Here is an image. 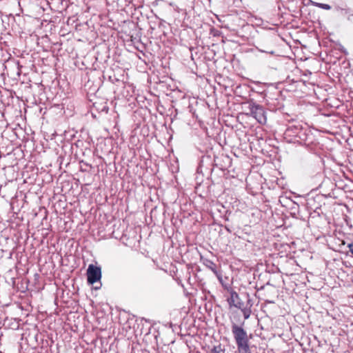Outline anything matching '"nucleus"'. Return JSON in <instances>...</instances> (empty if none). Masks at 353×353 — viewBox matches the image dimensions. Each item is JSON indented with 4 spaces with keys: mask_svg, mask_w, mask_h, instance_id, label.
<instances>
[{
    "mask_svg": "<svg viewBox=\"0 0 353 353\" xmlns=\"http://www.w3.org/2000/svg\"><path fill=\"white\" fill-rule=\"evenodd\" d=\"M232 333L237 346L238 353H251L248 334L242 326L232 323Z\"/></svg>",
    "mask_w": 353,
    "mask_h": 353,
    "instance_id": "obj_1",
    "label": "nucleus"
},
{
    "mask_svg": "<svg viewBox=\"0 0 353 353\" xmlns=\"http://www.w3.org/2000/svg\"><path fill=\"white\" fill-rule=\"evenodd\" d=\"M247 109L248 110L247 115L253 117L259 123H266L265 112L261 105L251 101L248 103Z\"/></svg>",
    "mask_w": 353,
    "mask_h": 353,
    "instance_id": "obj_2",
    "label": "nucleus"
},
{
    "mask_svg": "<svg viewBox=\"0 0 353 353\" xmlns=\"http://www.w3.org/2000/svg\"><path fill=\"white\" fill-rule=\"evenodd\" d=\"M312 204L310 203V225L316 228H323L327 223L325 215L323 214L321 205L315 206L313 212Z\"/></svg>",
    "mask_w": 353,
    "mask_h": 353,
    "instance_id": "obj_3",
    "label": "nucleus"
},
{
    "mask_svg": "<svg viewBox=\"0 0 353 353\" xmlns=\"http://www.w3.org/2000/svg\"><path fill=\"white\" fill-rule=\"evenodd\" d=\"M101 278V269L99 266H96L93 264H90L87 270V280L90 284H94V283L100 281Z\"/></svg>",
    "mask_w": 353,
    "mask_h": 353,
    "instance_id": "obj_4",
    "label": "nucleus"
},
{
    "mask_svg": "<svg viewBox=\"0 0 353 353\" xmlns=\"http://www.w3.org/2000/svg\"><path fill=\"white\" fill-rule=\"evenodd\" d=\"M319 145V143H315L313 141L310 142V153L314 154L313 161H316V163L322 168L323 165V159L321 157V148Z\"/></svg>",
    "mask_w": 353,
    "mask_h": 353,
    "instance_id": "obj_5",
    "label": "nucleus"
},
{
    "mask_svg": "<svg viewBox=\"0 0 353 353\" xmlns=\"http://www.w3.org/2000/svg\"><path fill=\"white\" fill-rule=\"evenodd\" d=\"M201 261L203 264L208 269H210L216 276L221 283H223V275L222 273L217 270L216 265L211 260L203 258L201 256Z\"/></svg>",
    "mask_w": 353,
    "mask_h": 353,
    "instance_id": "obj_6",
    "label": "nucleus"
},
{
    "mask_svg": "<svg viewBox=\"0 0 353 353\" xmlns=\"http://www.w3.org/2000/svg\"><path fill=\"white\" fill-rule=\"evenodd\" d=\"M228 302L230 307L234 306L238 309L241 308L244 305V303L240 299L239 294L232 291L230 293V297L228 299Z\"/></svg>",
    "mask_w": 353,
    "mask_h": 353,
    "instance_id": "obj_7",
    "label": "nucleus"
},
{
    "mask_svg": "<svg viewBox=\"0 0 353 353\" xmlns=\"http://www.w3.org/2000/svg\"><path fill=\"white\" fill-rule=\"evenodd\" d=\"M323 176L322 173H318L313 177V179H314L316 181H314V187H312V191L317 190L321 186Z\"/></svg>",
    "mask_w": 353,
    "mask_h": 353,
    "instance_id": "obj_8",
    "label": "nucleus"
},
{
    "mask_svg": "<svg viewBox=\"0 0 353 353\" xmlns=\"http://www.w3.org/2000/svg\"><path fill=\"white\" fill-rule=\"evenodd\" d=\"M240 310H241V312H242V313L243 314V317H244L245 320H246V319L250 318V314H251V310H250V308L245 307L243 305L241 308H240Z\"/></svg>",
    "mask_w": 353,
    "mask_h": 353,
    "instance_id": "obj_9",
    "label": "nucleus"
},
{
    "mask_svg": "<svg viewBox=\"0 0 353 353\" xmlns=\"http://www.w3.org/2000/svg\"><path fill=\"white\" fill-rule=\"evenodd\" d=\"M210 353H225V350L221 345L214 346Z\"/></svg>",
    "mask_w": 353,
    "mask_h": 353,
    "instance_id": "obj_10",
    "label": "nucleus"
},
{
    "mask_svg": "<svg viewBox=\"0 0 353 353\" xmlns=\"http://www.w3.org/2000/svg\"><path fill=\"white\" fill-rule=\"evenodd\" d=\"M310 4H312V5H314V6H316L319 8H321L324 10H330L331 9V6L328 4H325V3H316L312 0H310Z\"/></svg>",
    "mask_w": 353,
    "mask_h": 353,
    "instance_id": "obj_11",
    "label": "nucleus"
},
{
    "mask_svg": "<svg viewBox=\"0 0 353 353\" xmlns=\"http://www.w3.org/2000/svg\"><path fill=\"white\" fill-rule=\"evenodd\" d=\"M170 6L174 7V10L176 11H177L178 12H179V8L176 6H175L173 3H170Z\"/></svg>",
    "mask_w": 353,
    "mask_h": 353,
    "instance_id": "obj_12",
    "label": "nucleus"
},
{
    "mask_svg": "<svg viewBox=\"0 0 353 353\" xmlns=\"http://www.w3.org/2000/svg\"><path fill=\"white\" fill-rule=\"evenodd\" d=\"M348 247H349V249H350V252L353 255V243H350L348 245Z\"/></svg>",
    "mask_w": 353,
    "mask_h": 353,
    "instance_id": "obj_13",
    "label": "nucleus"
},
{
    "mask_svg": "<svg viewBox=\"0 0 353 353\" xmlns=\"http://www.w3.org/2000/svg\"><path fill=\"white\" fill-rule=\"evenodd\" d=\"M321 196L317 195L316 196L314 197L313 201L315 202L316 201L321 199Z\"/></svg>",
    "mask_w": 353,
    "mask_h": 353,
    "instance_id": "obj_14",
    "label": "nucleus"
},
{
    "mask_svg": "<svg viewBox=\"0 0 353 353\" xmlns=\"http://www.w3.org/2000/svg\"><path fill=\"white\" fill-rule=\"evenodd\" d=\"M303 3L304 6H307L309 4V0H303Z\"/></svg>",
    "mask_w": 353,
    "mask_h": 353,
    "instance_id": "obj_15",
    "label": "nucleus"
},
{
    "mask_svg": "<svg viewBox=\"0 0 353 353\" xmlns=\"http://www.w3.org/2000/svg\"><path fill=\"white\" fill-rule=\"evenodd\" d=\"M305 139H303V141L304 145H307V143H306V142H305V141H306V140H307V135H306V134H305Z\"/></svg>",
    "mask_w": 353,
    "mask_h": 353,
    "instance_id": "obj_16",
    "label": "nucleus"
},
{
    "mask_svg": "<svg viewBox=\"0 0 353 353\" xmlns=\"http://www.w3.org/2000/svg\"><path fill=\"white\" fill-rule=\"evenodd\" d=\"M313 92L315 95H317L316 90L314 88L313 89Z\"/></svg>",
    "mask_w": 353,
    "mask_h": 353,
    "instance_id": "obj_17",
    "label": "nucleus"
},
{
    "mask_svg": "<svg viewBox=\"0 0 353 353\" xmlns=\"http://www.w3.org/2000/svg\"><path fill=\"white\" fill-rule=\"evenodd\" d=\"M301 83H303V84H305V81H300Z\"/></svg>",
    "mask_w": 353,
    "mask_h": 353,
    "instance_id": "obj_18",
    "label": "nucleus"
},
{
    "mask_svg": "<svg viewBox=\"0 0 353 353\" xmlns=\"http://www.w3.org/2000/svg\"><path fill=\"white\" fill-rule=\"evenodd\" d=\"M314 62H316V63H317V62H318V61H317L316 59H314Z\"/></svg>",
    "mask_w": 353,
    "mask_h": 353,
    "instance_id": "obj_19",
    "label": "nucleus"
},
{
    "mask_svg": "<svg viewBox=\"0 0 353 353\" xmlns=\"http://www.w3.org/2000/svg\"><path fill=\"white\" fill-rule=\"evenodd\" d=\"M317 89H318L319 90H321V88H319V87H318V88H317Z\"/></svg>",
    "mask_w": 353,
    "mask_h": 353,
    "instance_id": "obj_20",
    "label": "nucleus"
},
{
    "mask_svg": "<svg viewBox=\"0 0 353 353\" xmlns=\"http://www.w3.org/2000/svg\"><path fill=\"white\" fill-rule=\"evenodd\" d=\"M209 1H211V0H209Z\"/></svg>",
    "mask_w": 353,
    "mask_h": 353,
    "instance_id": "obj_21",
    "label": "nucleus"
}]
</instances>
